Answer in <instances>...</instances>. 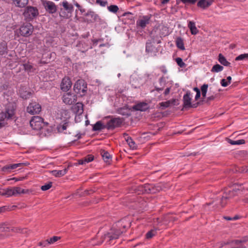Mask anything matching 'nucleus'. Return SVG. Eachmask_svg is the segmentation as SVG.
Listing matches in <instances>:
<instances>
[{"instance_id":"1","label":"nucleus","mask_w":248,"mask_h":248,"mask_svg":"<svg viewBox=\"0 0 248 248\" xmlns=\"http://www.w3.org/2000/svg\"><path fill=\"white\" fill-rule=\"evenodd\" d=\"M16 107L14 103H9L5 106V110L0 112V129L7 125V121L13 118Z\"/></svg>"},{"instance_id":"2","label":"nucleus","mask_w":248,"mask_h":248,"mask_svg":"<svg viewBox=\"0 0 248 248\" xmlns=\"http://www.w3.org/2000/svg\"><path fill=\"white\" fill-rule=\"evenodd\" d=\"M124 232V231H121L118 229L113 228L110 230V231L104 235L101 236L100 241H98L97 243H93V240H92V245H99L101 244L105 240L107 242H110L113 239H116L119 238V236Z\"/></svg>"},{"instance_id":"3","label":"nucleus","mask_w":248,"mask_h":248,"mask_svg":"<svg viewBox=\"0 0 248 248\" xmlns=\"http://www.w3.org/2000/svg\"><path fill=\"white\" fill-rule=\"evenodd\" d=\"M63 8H61L60 11V16L65 18H68L71 16L73 11V6L69 4L67 1H64L62 3Z\"/></svg>"},{"instance_id":"4","label":"nucleus","mask_w":248,"mask_h":248,"mask_svg":"<svg viewBox=\"0 0 248 248\" xmlns=\"http://www.w3.org/2000/svg\"><path fill=\"white\" fill-rule=\"evenodd\" d=\"M39 14L38 9L36 7L28 6L25 8L23 15L26 19L31 20L36 17Z\"/></svg>"},{"instance_id":"5","label":"nucleus","mask_w":248,"mask_h":248,"mask_svg":"<svg viewBox=\"0 0 248 248\" xmlns=\"http://www.w3.org/2000/svg\"><path fill=\"white\" fill-rule=\"evenodd\" d=\"M30 124L31 128L35 130H40L44 125L43 118L38 116H33Z\"/></svg>"},{"instance_id":"6","label":"nucleus","mask_w":248,"mask_h":248,"mask_svg":"<svg viewBox=\"0 0 248 248\" xmlns=\"http://www.w3.org/2000/svg\"><path fill=\"white\" fill-rule=\"evenodd\" d=\"M123 119L119 117L111 118L107 123L106 128L108 130H112L121 126Z\"/></svg>"},{"instance_id":"7","label":"nucleus","mask_w":248,"mask_h":248,"mask_svg":"<svg viewBox=\"0 0 248 248\" xmlns=\"http://www.w3.org/2000/svg\"><path fill=\"white\" fill-rule=\"evenodd\" d=\"M87 84L82 79H79L76 81L74 86V90L77 93H83V94L87 91Z\"/></svg>"},{"instance_id":"8","label":"nucleus","mask_w":248,"mask_h":248,"mask_svg":"<svg viewBox=\"0 0 248 248\" xmlns=\"http://www.w3.org/2000/svg\"><path fill=\"white\" fill-rule=\"evenodd\" d=\"M62 101L66 105H71L75 103L77 100V96L70 92L64 93L62 97Z\"/></svg>"},{"instance_id":"9","label":"nucleus","mask_w":248,"mask_h":248,"mask_svg":"<svg viewBox=\"0 0 248 248\" xmlns=\"http://www.w3.org/2000/svg\"><path fill=\"white\" fill-rule=\"evenodd\" d=\"M238 190V188L237 189L235 188H232V190L226 191L221 198L220 201L221 205L224 206L226 203V201L235 196L237 194V192Z\"/></svg>"},{"instance_id":"10","label":"nucleus","mask_w":248,"mask_h":248,"mask_svg":"<svg viewBox=\"0 0 248 248\" xmlns=\"http://www.w3.org/2000/svg\"><path fill=\"white\" fill-rule=\"evenodd\" d=\"M164 187V184L162 183H158L155 185L149 184H145L146 193H155L162 190Z\"/></svg>"},{"instance_id":"11","label":"nucleus","mask_w":248,"mask_h":248,"mask_svg":"<svg viewBox=\"0 0 248 248\" xmlns=\"http://www.w3.org/2000/svg\"><path fill=\"white\" fill-rule=\"evenodd\" d=\"M41 111V105L35 102L30 103L27 108V112L31 115L38 114Z\"/></svg>"},{"instance_id":"12","label":"nucleus","mask_w":248,"mask_h":248,"mask_svg":"<svg viewBox=\"0 0 248 248\" xmlns=\"http://www.w3.org/2000/svg\"><path fill=\"white\" fill-rule=\"evenodd\" d=\"M42 3L46 11L49 14H52L56 12L57 6L52 1L42 0Z\"/></svg>"},{"instance_id":"13","label":"nucleus","mask_w":248,"mask_h":248,"mask_svg":"<svg viewBox=\"0 0 248 248\" xmlns=\"http://www.w3.org/2000/svg\"><path fill=\"white\" fill-rule=\"evenodd\" d=\"M62 115V116L63 115L65 116L66 120H64V123L62 124H60L58 126V130L60 132H63L66 129L69 123L68 119L70 117L69 113L66 110H63Z\"/></svg>"},{"instance_id":"14","label":"nucleus","mask_w":248,"mask_h":248,"mask_svg":"<svg viewBox=\"0 0 248 248\" xmlns=\"http://www.w3.org/2000/svg\"><path fill=\"white\" fill-rule=\"evenodd\" d=\"M33 27L31 24H27L21 26L20 28V33L22 36L27 37L31 34Z\"/></svg>"},{"instance_id":"15","label":"nucleus","mask_w":248,"mask_h":248,"mask_svg":"<svg viewBox=\"0 0 248 248\" xmlns=\"http://www.w3.org/2000/svg\"><path fill=\"white\" fill-rule=\"evenodd\" d=\"M130 83L133 87L135 88L140 87V85L143 84L144 81L138 75H132L130 77Z\"/></svg>"},{"instance_id":"16","label":"nucleus","mask_w":248,"mask_h":248,"mask_svg":"<svg viewBox=\"0 0 248 248\" xmlns=\"http://www.w3.org/2000/svg\"><path fill=\"white\" fill-rule=\"evenodd\" d=\"M151 15L145 16L140 17L137 21V26L141 28H144L149 23Z\"/></svg>"},{"instance_id":"17","label":"nucleus","mask_w":248,"mask_h":248,"mask_svg":"<svg viewBox=\"0 0 248 248\" xmlns=\"http://www.w3.org/2000/svg\"><path fill=\"white\" fill-rule=\"evenodd\" d=\"M72 82L69 77H64L61 84V89L64 92L68 91L71 87Z\"/></svg>"},{"instance_id":"18","label":"nucleus","mask_w":248,"mask_h":248,"mask_svg":"<svg viewBox=\"0 0 248 248\" xmlns=\"http://www.w3.org/2000/svg\"><path fill=\"white\" fill-rule=\"evenodd\" d=\"M10 231L16 232H19L21 233H24V232H26V231L25 230H21L19 229H14L13 228H10L9 227L7 226V224L5 223H2L0 224V232H9Z\"/></svg>"},{"instance_id":"19","label":"nucleus","mask_w":248,"mask_h":248,"mask_svg":"<svg viewBox=\"0 0 248 248\" xmlns=\"http://www.w3.org/2000/svg\"><path fill=\"white\" fill-rule=\"evenodd\" d=\"M178 100L175 99H170L166 102H162L159 104L160 108L162 109H164L165 108H168L171 105L177 106L179 104L178 103Z\"/></svg>"},{"instance_id":"20","label":"nucleus","mask_w":248,"mask_h":248,"mask_svg":"<svg viewBox=\"0 0 248 248\" xmlns=\"http://www.w3.org/2000/svg\"><path fill=\"white\" fill-rule=\"evenodd\" d=\"M212 0H200L197 4L198 7L202 9H207L212 3Z\"/></svg>"},{"instance_id":"21","label":"nucleus","mask_w":248,"mask_h":248,"mask_svg":"<svg viewBox=\"0 0 248 248\" xmlns=\"http://www.w3.org/2000/svg\"><path fill=\"white\" fill-rule=\"evenodd\" d=\"M191 94L189 91H187L183 96L184 107L188 108L191 106Z\"/></svg>"},{"instance_id":"22","label":"nucleus","mask_w":248,"mask_h":248,"mask_svg":"<svg viewBox=\"0 0 248 248\" xmlns=\"http://www.w3.org/2000/svg\"><path fill=\"white\" fill-rule=\"evenodd\" d=\"M149 108V105L147 103L141 102L133 106V109L135 110L144 111Z\"/></svg>"},{"instance_id":"23","label":"nucleus","mask_w":248,"mask_h":248,"mask_svg":"<svg viewBox=\"0 0 248 248\" xmlns=\"http://www.w3.org/2000/svg\"><path fill=\"white\" fill-rule=\"evenodd\" d=\"M86 16L90 18L87 19L88 22H93L99 20V17L98 15L96 14L93 11H88L85 15Z\"/></svg>"},{"instance_id":"24","label":"nucleus","mask_w":248,"mask_h":248,"mask_svg":"<svg viewBox=\"0 0 248 248\" xmlns=\"http://www.w3.org/2000/svg\"><path fill=\"white\" fill-rule=\"evenodd\" d=\"M61 237L54 236L50 239H47L46 241L43 242H40L39 245L42 246L43 247H46L49 244H52L57 241L58 240L60 239Z\"/></svg>"},{"instance_id":"25","label":"nucleus","mask_w":248,"mask_h":248,"mask_svg":"<svg viewBox=\"0 0 248 248\" xmlns=\"http://www.w3.org/2000/svg\"><path fill=\"white\" fill-rule=\"evenodd\" d=\"M22 164L21 163H18V164H10L7 165L5 166H4L2 170V171L4 172H10L11 170H14L17 168L18 167H20L22 165Z\"/></svg>"},{"instance_id":"26","label":"nucleus","mask_w":248,"mask_h":248,"mask_svg":"<svg viewBox=\"0 0 248 248\" xmlns=\"http://www.w3.org/2000/svg\"><path fill=\"white\" fill-rule=\"evenodd\" d=\"M24 88H21L19 90L20 96L24 99H29L31 95V93L25 90Z\"/></svg>"},{"instance_id":"27","label":"nucleus","mask_w":248,"mask_h":248,"mask_svg":"<svg viewBox=\"0 0 248 248\" xmlns=\"http://www.w3.org/2000/svg\"><path fill=\"white\" fill-rule=\"evenodd\" d=\"M0 195L2 196H6L7 197H11L15 196L14 187L7 188L3 190V191H0Z\"/></svg>"},{"instance_id":"28","label":"nucleus","mask_w":248,"mask_h":248,"mask_svg":"<svg viewBox=\"0 0 248 248\" xmlns=\"http://www.w3.org/2000/svg\"><path fill=\"white\" fill-rule=\"evenodd\" d=\"M93 160V156L91 155H89L84 157V158L79 160L78 164L80 165L85 164L86 163L91 162Z\"/></svg>"},{"instance_id":"29","label":"nucleus","mask_w":248,"mask_h":248,"mask_svg":"<svg viewBox=\"0 0 248 248\" xmlns=\"http://www.w3.org/2000/svg\"><path fill=\"white\" fill-rule=\"evenodd\" d=\"M67 171V169H64V170H52V171H51V173H52V174L53 175L55 176V177H60L64 175H65Z\"/></svg>"},{"instance_id":"30","label":"nucleus","mask_w":248,"mask_h":248,"mask_svg":"<svg viewBox=\"0 0 248 248\" xmlns=\"http://www.w3.org/2000/svg\"><path fill=\"white\" fill-rule=\"evenodd\" d=\"M176 46L180 49L184 50L185 47L184 44V40L181 37H177L175 40Z\"/></svg>"},{"instance_id":"31","label":"nucleus","mask_w":248,"mask_h":248,"mask_svg":"<svg viewBox=\"0 0 248 248\" xmlns=\"http://www.w3.org/2000/svg\"><path fill=\"white\" fill-rule=\"evenodd\" d=\"M117 111L119 114L123 116H129L130 115V110L127 107L119 108Z\"/></svg>"},{"instance_id":"32","label":"nucleus","mask_w":248,"mask_h":248,"mask_svg":"<svg viewBox=\"0 0 248 248\" xmlns=\"http://www.w3.org/2000/svg\"><path fill=\"white\" fill-rule=\"evenodd\" d=\"M188 27L190 29L192 34L195 35L198 32V30L194 22L190 21L188 24Z\"/></svg>"},{"instance_id":"33","label":"nucleus","mask_w":248,"mask_h":248,"mask_svg":"<svg viewBox=\"0 0 248 248\" xmlns=\"http://www.w3.org/2000/svg\"><path fill=\"white\" fill-rule=\"evenodd\" d=\"M219 62L222 64V65L225 66H229L230 65V63L228 62L225 57L221 53L218 55V59Z\"/></svg>"},{"instance_id":"34","label":"nucleus","mask_w":248,"mask_h":248,"mask_svg":"<svg viewBox=\"0 0 248 248\" xmlns=\"http://www.w3.org/2000/svg\"><path fill=\"white\" fill-rule=\"evenodd\" d=\"M14 192L15 193V196L20 194H26L28 193L29 190L28 189H22L19 187H14Z\"/></svg>"},{"instance_id":"35","label":"nucleus","mask_w":248,"mask_h":248,"mask_svg":"<svg viewBox=\"0 0 248 248\" xmlns=\"http://www.w3.org/2000/svg\"><path fill=\"white\" fill-rule=\"evenodd\" d=\"M101 155L103 160L106 162H108L109 159L111 158V156L105 150L101 151Z\"/></svg>"},{"instance_id":"36","label":"nucleus","mask_w":248,"mask_h":248,"mask_svg":"<svg viewBox=\"0 0 248 248\" xmlns=\"http://www.w3.org/2000/svg\"><path fill=\"white\" fill-rule=\"evenodd\" d=\"M135 192L137 193V194L146 193V188H145V184L138 186L137 188L135 189Z\"/></svg>"},{"instance_id":"37","label":"nucleus","mask_w":248,"mask_h":248,"mask_svg":"<svg viewBox=\"0 0 248 248\" xmlns=\"http://www.w3.org/2000/svg\"><path fill=\"white\" fill-rule=\"evenodd\" d=\"M105 128H106V125H103L100 121H98L93 125V131H99Z\"/></svg>"},{"instance_id":"38","label":"nucleus","mask_w":248,"mask_h":248,"mask_svg":"<svg viewBox=\"0 0 248 248\" xmlns=\"http://www.w3.org/2000/svg\"><path fill=\"white\" fill-rule=\"evenodd\" d=\"M126 141L131 149L133 150L137 149V146L131 137H128L126 139Z\"/></svg>"},{"instance_id":"39","label":"nucleus","mask_w":248,"mask_h":248,"mask_svg":"<svg viewBox=\"0 0 248 248\" xmlns=\"http://www.w3.org/2000/svg\"><path fill=\"white\" fill-rule=\"evenodd\" d=\"M223 69V67L218 64H216L214 65L211 69V72H219L222 71Z\"/></svg>"},{"instance_id":"40","label":"nucleus","mask_w":248,"mask_h":248,"mask_svg":"<svg viewBox=\"0 0 248 248\" xmlns=\"http://www.w3.org/2000/svg\"><path fill=\"white\" fill-rule=\"evenodd\" d=\"M7 46L6 43L3 42L0 43V55H3L6 52Z\"/></svg>"},{"instance_id":"41","label":"nucleus","mask_w":248,"mask_h":248,"mask_svg":"<svg viewBox=\"0 0 248 248\" xmlns=\"http://www.w3.org/2000/svg\"><path fill=\"white\" fill-rule=\"evenodd\" d=\"M228 142L232 145H240L245 143L244 140H232L230 139H228Z\"/></svg>"},{"instance_id":"42","label":"nucleus","mask_w":248,"mask_h":248,"mask_svg":"<svg viewBox=\"0 0 248 248\" xmlns=\"http://www.w3.org/2000/svg\"><path fill=\"white\" fill-rule=\"evenodd\" d=\"M208 85L204 84L201 87V91L202 98L205 99L206 96V93L208 89Z\"/></svg>"},{"instance_id":"43","label":"nucleus","mask_w":248,"mask_h":248,"mask_svg":"<svg viewBox=\"0 0 248 248\" xmlns=\"http://www.w3.org/2000/svg\"><path fill=\"white\" fill-rule=\"evenodd\" d=\"M159 82L161 84V85H162V87H155V90L159 92V91H162L164 89V85H165V79L163 77H161L159 78Z\"/></svg>"},{"instance_id":"44","label":"nucleus","mask_w":248,"mask_h":248,"mask_svg":"<svg viewBox=\"0 0 248 248\" xmlns=\"http://www.w3.org/2000/svg\"><path fill=\"white\" fill-rule=\"evenodd\" d=\"M108 9L111 12L116 13L119 10V8L117 5H111L108 6Z\"/></svg>"},{"instance_id":"45","label":"nucleus","mask_w":248,"mask_h":248,"mask_svg":"<svg viewBox=\"0 0 248 248\" xmlns=\"http://www.w3.org/2000/svg\"><path fill=\"white\" fill-rule=\"evenodd\" d=\"M177 64L181 68H184L186 66V64L183 62L181 58H177L175 59Z\"/></svg>"},{"instance_id":"46","label":"nucleus","mask_w":248,"mask_h":248,"mask_svg":"<svg viewBox=\"0 0 248 248\" xmlns=\"http://www.w3.org/2000/svg\"><path fill=\"white\" fill-rule=\"evenodd\" d=\"M156 233V230H152L146 233V238L147 239H150L152 237H153L155 235Z\"/></svg>"},{"instance_id":"47","label":"nucleus","mask_w":248,"mask_h":248,"mask_svg":"<svg viewBox=\"0 0 248 248\" xmlns=\"http://www.w3.org/2000/svg\"><path fill=\"white\" fill-rule=\"evenodd\" d=\"M245 59H248V54H242L235 58V61H240V60H243Z\"/></svg>"},{"instance_id":"48","label":"nucleus","mask_w":248,"mask_h":248,"mask_svg":"<svg viewBox=\"0 0 248 248\" xmlns=\"http://www.w3.org/2000/svg\"><path fill=\"white\" fill-rule=\"evenodd\" d=\"M198 0H181L182 3L186 5L194 4Z\"/></svg>"},{"instance_id":"49","label":"nucleus","mask_w":248,"mask_h":248,"mask_svg":"<svg viewBox=\"0 0 248 248\" xmlns=\"http://www.w3.org/2000/svg\"><path fill=\"white\" fill-rule=\"evenodd\" d=\"M52 182H50L47 184H46L44 186H41V189L43 190V191H46V190H47L48 189H49V188H50L52 186Z\"/></svg>"},{"instance_id":"50","label":"nucleus","mask_w":248,"mask_h":248,"mask_svg":"<svg viewBox=\"0 0 248 248\" xmlns=\"http://www.w3.org/2000/svg\"><path fill=\"white\" fill-rule=\"evenodd\" d=\"M96 3L102 7H105L108 5V1L107 0H96Z\"/></svg>"},{"instance_id":"51","label":"nucleus","mask_w":248,"mask_h":248,"mask_svg":"<svg viewBox=\"0 0 248 248\" xmlns=\"http://www.w3.org/2000/svg\"><path fill=\"white\" fill-rule=\"evenodd\" d=\"M25 69L26 70L31 71L32 69V66L29 63H26L24 64Z\"/></svg>"},{"instance_id":"52","label":"nucleus","mask_w":248,"mask_h":248,"mask_svg":"<svg viewBox=\"0 0 248 248\" xmlns=\"http://www.w3.org/2000/svg\"><path fill=\"white\" fill-rule=\"evenodd\" d=\"M220 83L223 87H226L229 84V83L225 79H221Z\"/></svg>"},{"instance_id":"53","label":"nucleus","mask_w":248,"mask_h":248,"mask_svg":"<svg viewBox=\"0 0 248 248\" xmlns=\"http://www.w3.org/2000/svg\"><path fill=\"white\" fill-rule=\"evenodd\" d=\"M77 107L78 108V111L82 112L83 111V104L80 103H78L76 104Z\"/></svg>"},{"instance_id":"54","label":"nucleus","mask_w":248,"mask_h":248,"mask_svg":"<svg viewBox=\"0 0 248 248\" xmlns=\"http://www.w3.org/2000/svg\"><path fill=\"white\" fill-rule=\"evenodd\" d=\"M224 218H225L227 220H236L238 218L237 216H235L233 217H224Z\"/></svg>"},{"instance_id":"55","label":"nucleus","mask_w":248,"mask_h":248,"mask_svg":"<svg viewBox=\"0 0 248 248\" xmlns=\"http://www.w3.org/2000/svg\"><path fill=\"white\" fill-rule=\"evenodd\" d=\"M241 243H242V241L239 240H235L232 242V244L233 245L236 246L239 245V244H240Z\"/></svg>"},{"instance_id":"56","label":"nucleus","mask_w":248,"mask_h":248,"mask_svg":"<svg viewBox=\"0 0 248 248\" xmlns=\"http://www.w3.org/2000/svg\"><path fill=\"white\" fill-rule=\"evenodd\" d=\"M215 98V96H214V95H210V96L206 98V101L207 102L211 101L212 100H213Z\"/></svg>"},{"instance_id":"57","label":"nucleus","mask_w":248,"mask_h":248,"mask_svg":"<svg viewBox=\"0 0 248 248\" xmlns=\"http://www.w3.org/2000/svg\"><path fill=\"white\" fill-rule=\"evenodd\" d=\"M145 78H146V80L150 79L151 80L152 79V75L149 74H146L144 75Z\"/></svg>"},{"instance_id":"58","label":"nucleus","mask_w":248,"mask_h":248,"mask_svg":"<svg viewBox=\"0 0 248 248\" xmlns=\"http://www.w3.org/2000/svg\"><path fill=\"white\" fill-rule=\"evenodd\" d=\"M170 88H167L165 89L164 94L165 95H167L169 94L170 92Z\"/></svg>"},{"instance_id":"59","label":"nucleus","mask_w":248,"mask_h":248,"mask_svg":"<svg viewBox=\"0 0 248 248\" xmlns=\"http://www.w3.org/2000/svg\"><path fill=\"white\" fill-rule=\"evenodd\" d=\"M170 1V0H161V3L162 6L168 3Z\"/></svg>"},{"instance_id":"60","label":"nucleus","mask_w":248,"mask_h":248,"mask_svg":"<svg viewBox=\"0 0 248 248\" xmlns=\"http://www.w3.org/2000/svg\"><path fill=\"white\" fill-rule=\"evenodd\" d=\"M201 96V92H198L196 93V96H195V100H197L199 99V98Z\"/></svg>"},{"instance_id":"61","label":"nucleus","mask_w":248,"mask_h":248,"mask_svg":"<svg viewBox=\"0 0 248 248\" xmlns=\"http://www.w3.org/2000/svg\"><path fill=\"white\" fill-rule=\"evenodd\" d=\"M199 103H196L193 104H192L191 103V106H189L188 108H196L199 105Z\"/></svg>"},{"instance_id":"62","label":"nucleus","mask_w":248,"mask_h":248,"mask_svg":"<svg viewBox=\"0 0 248 248\" xmlns=\"http://www.w3.org/2000/svg\"><path fill=\"white\" fill-rule=\"evenodd\" d=\"M161 71L164 73V74H166L167 72V70L166 69V67L165 66H162L161 67Z\"/></svg>"},{"instance_id":"63","label":"nucleus","mask_w":248,"mask_h":248,"mask_svg":"<svg viewBox=\"0 0 248 248\" xmlns=\"http://www.w3.org/2000/svg\"><path fill=\"white\" fill-rule=\"evenodd\" d=\"M23 179V178H17L14 177V178H11L10 180H14L16 182L18 181L22 180Z\"/></svg>"},{"instance_id":"64","label":"nucleus","mask_w":248,"mask_h":248,"mask_svg":"<svg viewBox=\"0 0 248 248\" xmlns=\"http://www.w3.org/2000/svg\"><path fill=\"white\" fill-rule=\"evenodd\" d=\"M5 210V207L4 206L0 207V213L4 212Z\"/></svg>"}]
</instances>
